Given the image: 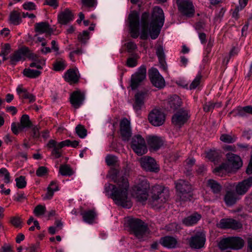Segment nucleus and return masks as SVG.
Segmentation results:
<instances>
[{
  "label": "nucleus",
  "instance_id": "nucleus-59",
  "mask_svg": "<svg viewBox=\"0 0 252 252\" xmlns=\"http://www.w3.org/2000/svg\"><path fill=\"white\" fill-rule=\"evenodd\" d=\"M126 65L129 67H134L137 65V59L135 57H129L127 59Z\"/></svg>",
  "mask_w": 252,
  "mask_h": 252
},
{
  "label": "nucleus",
  "instance_id": "nucleus-17",
  "mask_svg": "<svg viewBox=\"0 0 252 252\" xmlns=\"http://www.w3.org/2000/svg\"><path fill=\"white\" fill-rule=\"evenodd\" d=\"M140 162L142 168L146 171L157 172L159 170L155 160L153 158L143 157L141 158Z\"/></svg>",
  "mask_w": 252,
  "mask_h": 252
},
{
  "label": "nucleus",
  "instance_id": "nucleus-22",
  "mask_svg": "<svg viewBox=\"0 0 252 252\" xmlns=\"http://www.w3.org/2000/svg\"><path fill=\"white\" fill-rule=\"evenodd\" d=\"M74 19V14L69 8H65L59 13L58 21L62 25H66Z\"/></svg>",
  "mask_w": 252,
  "mask_h": 252
},
{
  "label": "nucleus",
  "instance_id": "nucleus-14",
  "mask_svg": "<svg viewBox=\"0 0 252 252\" xmlns=\"http://www.w3.org/2000/svg\"><path fill=\"white\" fill-rule=\"evenodd\" d=\"M148 119L152 125L158 126L163 124L165 116L160 110L154 109L150 113Z\"/></svg>",
  "mask_w": 252,
  "mask_h": 252
},
{
  "label": "nucleus",
  "instance_id": "nucleus-33",
  "mask_svg": "<svg viewBox=\"0 0 252 252\" xmlns=\"http://www.w3.org/2000/svg\"><path fill=\"white\" fill-rule=\"evenodd\" d=\"M35 31L39 33H46L50 34L52 30L49 24L47 22H40L36 23L34 25Z\"/></svg>",
  "mask_w": 252,
  "mask_h": 252
},
{
  "label": "nucleus",
  "instance_id": "nucleus-29",
  "mask_svg": "<svg viewBox=\"0 0 252 252\" xmlns=\"http://www.w3.org/2000/svg\"><path fill=\"white\" fill-rule=\"evenodd\" d=\"M16 91L20 97L23 99H28L30 102H33L35 101V96L28 92L26 88L21 86H19Z\"/></svg>",
  "mask_w": 252,
  "mask_h": 252
},
{
  "label": "nucleus",
  "instance_id": "nucleus-43",
  "mask_svg": "<svg viewBox=\"0 0 252 252\" xmlns=\"http://www.w3.org/2000/svg\"><path fill=\"white\" fill-rule=\"evenodd\" d=\"M75 131L78 136L81 138H84L87 136V130L84 126L81 125L76 126Z\"/></svg>",
  "mask_w": 252,
  "mask_h": 252
},
{
  "label": "nucleus",
  "instance_id": "nucleus-51",
  "mask_svg": "<svg viewBox=\"0 0 252 252\" xmlns=\"http://www.w3.org/2000/svg\"><path fill=\"white\" fill-rule=\"evenodd\" d=\"M48 173V169L45 166L39 167L36 171V175L39 177H42L46 175Z\"/></svg>",
  "mask_w": 252,
  "mask_h": 252
},
{
  "label": "nucleus",
  "instance_id": "nucleus-30",
  "mask_svg": "<svg viewBox=\"0 0 252 252\" xmlns=\"http://www.w3.org/2000/svg\"><path fill=\"white\" fill-rule=\"evenodd\" d=\"M201 218V215L200 214L194 213L184 219L182 222L186 226H190L196 224Z\"/></svg>",
  "mask_w": 252,
  "mask_h": 252
},
{
  "label": "nucleus",
  "instance_id": "nucleus-21",
  "mask_svg": "<svg viewBox=\"0 0 252 252\" xmlns=\"http://www.w3.org/2000/svg\"><path fill=\"white\" fill-rule=\"evenodd\" d=\"M218 225L221 228H231L234 230L239 229L242 227L241 222L232 219H222Z\"/></svg>",
  "mask_w": 252,
  "mask_h": 252
},
{
  "label": "nucleus",
  "instance_id": "nucleus-48",
  "mask_svg": "<svg viewBox=\"0 0 252 252\" xmlns=\"http://www.w3.org/2000/svg\"><path fill=\"white\" fill-rule=\"evenodd\" d=\"M89 38V32L87 31H84L78 35V39L80 42L85 43Z\"/></svg>",
  "mask_w": 252,
  "mask_h": 252
},
{
  "label": "nucleus",
  "instance_id": "nucleus-40",
  "mask_svg": "<svg viewBox=\"0 0 252 252\" xmlns=\"http://www.w3.org/2000/svg\"><path fill=\"white\" fill-rule=\"evenodd\" d=\"M23 73L25 76L30 78H36L41 74L40 71L30 68H25Z\"/></svg>",
  "mask_w": 252,
  "mask_h": 252
},
{
  "label": "nucleus",
  "instance_id": "nucleus-10",
  "mask_svg": "<svg viewBox=\"0 0 252 252\" xmlns=\"http://www.w3.org/2000/svg\"><path fill=\"white\" fill-rule=\"evenodd\" d=\"M150 95V91L147 89H144L138 91L134 95V102L133 104V109L138 111L141 110L144 105L145 100Z\"/></svg>",
  "mask_w": 252,
  "mask_h": 252
},
{
  "label": "nucleus",
  "instance_id": "nucleus-61",
  "mask_svg": "<svg viewBox=\"0 0 252 252\" xmlns=\"http://www.w3.org/2000/svg\"><path fill=\"white\" fill-rule=\"evenodd\" d=\"M215 107V104L212 102L209 101L206 102L203 106L204 110L205 112H209L212 111Z\"/></svg>",
  "mask_w": 252,
  "mask_h": 252
},
{
  "label": "nucleus",
  "instance_id": "nucleus-18",
  "mask_svg": "<svg viewBox=\"0 0 252 252\" xmlns=\"http://www.w3.org/2000/svg\"><path fill=\"white\" fill-rule=\"evenodd\" d=\"M120 133L124 141H127L131 136L130 123L126 118H123L120 122Z\"/></svg>",
  "mask_w": 252,
  "mask_h": 252
},
{
  "label": "nucleus",
  "instance_id": "nucleus-32",
  "mask_svg": "<svg viewBox=\"0 0 252 252\" xmlns=\"http://www.w3.org/2000/svg\"><path fill=\"white\" fill-rule=\"evenodd\" d=\"M160 243L164 247L172 249L176 247L178 241L173 237L165 236L160 239Z\"/></svg>",
  "mask_w": 252,
  "mask_h": 252
},
{
  "label": "nucleus",
  "instance_id": "nucleus-34",
  "mask_svg": "<svg viewBox=\"0 0 252 252\" xmlns=\"http://www.w3.org/2000/svg\"><path fill=\"white\" fill-rule=\"evenodd\" d=\"M59 190V189L57 182L55 181L51 182L47 188V191L43 196L44 200L51 199L54 195V192Z\"/></svg>",
  "mask_w": 252,
  "mask_h": 252
},
{
  "label": "nucleus",
  "instance_id": "nucleus-11",
  "mask_svg": "<svg viewBox=\"0 0 252 252\" xmlns=\"http://www.w3.org/2000/svg\"><path fill=\"white\" fill-rule=\"evenodd\" d=\"M146 68L144 65L141 66L134 74L132 75L130 80V87L135 90L146 78Z\"/></svg>",
  "mask_w": 252,
  "mask_h": 252
},
{
  "label": "nucleus",
  "instance_id": "nucleus-60",
  "mask_svg": "<svg viewBox=\"0 0 252 252\" xmlns=\"http://www.w3.org/2000/svg\"><path fill=\"white\" fill-rule=\"evenodd\" d=\"M126 46L128 52L131 53L137 49L136 44L132 41L128 42L126 44Z\"/></svg>",
  "mask_w": 252,
  "mask_h": 252
},
{
  "label": "nucleus",
  "instance_id": "nucleus-27",
  "mask_svg": "<svg viewBox=\"0 0 252 252\" xmlns=\"http://www.w3.org/2000/svg\"><path fill=\"white\" fill-rule=\"evenodd\" d=\"M77 72L78 70L76 69H69L64 74V80L70 84L77 83L79 79Z\"/></svg>",
  "mask_w": 252,
  "mask_h": 252
},
{
  "label": "nucleus",
  "instance_id": "nucleus-5",
  "mask_svg": "<svg viewBox=\"0 0 252 252\" xmlns=\"http://www.w3.org/2000/svg\"><path fill=\"white\" fill-rule=\"evenodd\" d=\"M150 189L149 183L146 179L140 180L133 188L135 197L140 202H144L148 197V191Z\"/></svg>",
  "mask_w": 252,
  "mask_h": 252
},
{
  "label": "nucleus",
  "instance_id": "nucleus-16",
  "mask_svg": "<svg viewBox=\"0 0 252 252\" xmlns=\"http://www.w3.org/2000/svg\"><path fill=\"white\" fill-rule=\"evenodd\" d=\"M205 241V234L203 232H199L189 238V243L191 248L199 249L204 246Z\"/></svg>",
  "mask_w": 252,
  "mask_h": 252
},
{
  "label": "nucleus",
  "instance_id": "nucleus-52",
  "mask_svg": "<svg viewBox=\"0 0 252 252\" xmlns=\"http://www.w3.org/2000/svg\"><path fill=\"white\" fill-rule=\"evenodd\" d=\"M117 160V158L111 155H108L105 158V161L109 166L116 164Z\"/></svg>",
  "mask_w": 252,
  "mask_h": 252
},
{
  "label": "nucleus",
  "instance_id": "nucleus-31",
  "mask_svg": "<svg viewBox=\"0 0 252 252\" xmlns=\"http://www.w3.org/2000/svg\"><path fill=\"white\" fill-rule=\"evenodd\" d=\"M83 220L88 223L92 224L97 217V214L94 209L85 211L81 213Z\"/></svg>",
  "mask_w": 252,
  "mask_h": 252
},
{
  "label": "nucleus",
  "instance_id": "nucleus-49",
  "mask_svg": "<svg viewBox=\"0 0 252 252\" xmlns=\"http://www.w3.org/2000/svg\"><path fill=\"white\" fill-rule=\"evenodd\" d=\"M15 181L16 186L19 189H23L26 186L27 183L24 176H21L19 178H16Z\"/></svg>",
  "mask_w": 252,
  "mask_h": 252
},
{
  "label": "nucleus",
  "instance_id": "nucleus-45",
  "mask_svg": "<svg viewBox=\"0 0 252 252\" xmlns=\"http://www.w3.org/2000/svg\"><path fill=\"white\" fill-rule=\"evenodd\" d=\"M220 140L225 143H232L236 140V137L235 136L224 134L220 136Z\"/></svg>",
  "mask_w": 252,
  "mask_h": 252
},
{
  "label": "nucleus",
  "instance_id": "nucleus-37",
  "mask_svg": "<svg viewBox=\"0 0 252 252\" xmlns=\"http://www.w3.org/2000/svg\"><path fill=\"white\" fill-rule=\"evenodd\" d=\"M67 66L66 61L63 58L57 59L53 63V69L56 71H62Z\"/></svg>",
  "mask_w": 252,
  "mask_h": 252
},
{
  "label": "nucleus",
  "instance_id": "nucleus-24",
  "mask_svg": "<svg viewBox=\"0 0 252 252\" xmlns=\"http://www.w3.org/2000/svg\"><path fill=\"white\" fill-rule=\"evenodd\" d=\"M29 51L28 48L27 47L21 48L15 51L9 57L11 63L14 65L16 64L17 62L24 59L25 57L28 55Z\"/></svg>",
  "mask_w": 252,
  "mask_h": 252
},
{
  "label": "nucleus",
  "instance_id": "nucleus-56",
  "mask_svg": "<svg viewBox=\"0 0 252 252\" xmlns=\"http://www.w3.org/2000/svg\"><path fill=\"white\" fill-rule=\"evenodd\" d=\"M51 50L55 52V55L58 56L61 54H62L63 52L60 51L59 50V47L58 44L57 43L56 41L54 40H53L51 43Z\"/></svg>",
  "mask_w": 252,
  "mask_h": 252
},
{
  "label": "nucleus",
  "instance_id": "nucleus-26",
  "mask_svg": "<svg viewBox=\"0 0 252 252\" xmlns=\"http://www.w3.org/2000/svg\"><path fill=\"white\" fill-rule=\"evenodd\" d=\"M147 140L149 147L155 151L158 150L163 145L164 142L161 137L156 135H149Z\"/></svg>",
  "mask_w": 252,
  "mask_h": 252
},
{
  "label": "nucleus",
  "instance_id": "nucleus-12",
  "mask_svg": "<svg viewBox=\"0 0 252 252\" xmlns=\"http://www.w3.org/2000/svg\"><path fill=\"white\" fill-rule=\"evenodd\" d=\"M180 12L188 17L192 16L195 12L194 7L190 0H177Z\"/></svg>",
  "mask_w": 252,
  "mask_h": 252
},
{
  "label": "nucleus",
  "instance_id": "nucleus-39",
  "mask_svg": "<svg viewBox=\"0 0 252 252\" xmlns=\"http://www.w3.org/2000/svg\"><path fill=\"white\" fill-rule=\"evenodd\" d=\"M156 54L158 57L160 64L163 66V68L165 69L166 68L165 66V54L164 49L162 46L159 45L157 47Z\"/></svg>",
  "mask_w": 252,
  "mask_h": 252
},
{
  "label": "nucleus",
  "instance_id": "nucleus-46",
  "mask_svg": "<svg viewBox=\"0 0 252 252\" xmlns=\"http://www.w3.org/2000/svg\"><path fill=\"white\" fill-rule=\"evenodd\" d=\"M83 6L89 8H95L97 5L96 0H81Z\"/></svg>",
  "mask_w": 252,
  "mask_h": 252
},
{
  "label": "nucleus",
  "instance_id": "nucleus-47",
  "mask_svg": "<svg viewBox=\"0 0 252 252\" xmlns=\"http://www.w3.org/2000/svg\"><path fill=\"white\" fill-rule=\"evenodd\" d=\"M238 115L240 116H244L245 113L252 114V106H247L240 107L238 109Z\"/></svg>",
  "mask_w": 252,
  "mask_h": 252
},
{
  "label": "nucleus",
  "instance_id": "nucleus-2",
  "mask_svg": "<svg viewBox=\"0 0 252 252\" xmlns=\"http://www.w3.org/2000/svg\"><path fill=\"white\" fill-rule=\"evenodd\" d=\"M149 14L144 12L142 14L141 19L142 29L140 37L142 40L148 38L149 34L152 39H156L159 34L161 28L164 22V16L162 9L158 6L153 9L152 20L149 26Z\"/></svg>",
  "mask_w": 252,
  "mask_h": 252
},
{
  "label": "nucleus",
  "instance_id": "nucleus-13",
  "mask_svg": "<svg viewBox=\"0 0 252 252\" xmlns=\"http://www.w3.org/2000/svg\"><path fill=\"white\" fill-rule=\"evenodd\" d=\"M32 122L30 120V117L28 115H23L20 119V123L16 124L13 123L11 126V129L12 132L15 134H18L19 132L23 131L25 129L29 128L31 126Z\"/></svg>",
  "mask_w": 252,
  "mask_h": 252
},
{
  "label": "nucleus",
  "instance_id": "nucleus-35",
  "mask_svg": "<svg viewBox=\"0 0 252 252\" xmlns=\"http://www.w3.org/2000/svg\"><path fill=\"white\" fill-rule=\"evenodd\" d=\"M238 199L237 194L233 191H227L224 198L225 204L229 206L235 204Z\"/></svg>",
  "mask_w": 252,
  "mask_h": 252
},
{
  "label": "nucleus",
  "instance_id": "nucleus-3",
  "mask_svg": "<svg viewBox=\"0 0 252 252\" xmlns=\"http://www.w3.org/2000/svg\"><path fill=\"white\" fill-rule=\"evenodd\" d=\"M126 222L130 233L140 241L144 240L149 233L147 225L139 219L129 217L126 220Z\"/></svg>",
  "mask_w": 252,
  "mask_h": 252
},
{
  "label": "nucleus",
  "instance_id": "nucleus-4",
  "mask_svg": "<svg viewBox=\"0 0 252 252\" xmlns=\"http://www.w3.org/2000/svg\"><path fill=\"white\" fill-rule=\"evenodd\" d=\"M169 197V190L162 186L156 185L152 188V199L154 203L160 204L166 202Z\"/></svg>",
  "mask_w": 252,
  "mask_h": 252
},
{
  "label": "nucleus",
  "instance_id": "nucleus-25",
  "mask_svg": "<svg viewBox=\"0 0 252 252\" xmlns=\"http://www.w3.org/2000/svg\"><path fill=\"white\" fill-rule=\"evenodd\" d=\"M62 142L57 143L55 140L51 139L47 144L48 148H52L51 154L56 158H59L62 156L61 149L65 146H61Z\"/></svg>",
  "mask_w": 252,
  "mask_h": 252
},
{
  "label": "nucleus",
  "instance_id": "nucleus-54",
  "mask_svg": "<svg viewBox=\"0 0 252 252\" xmlns=\"http://www.w3.org/2000/svg\"><path fill=\"white\" fill-rule=\"evenodd\" d=\"M46 211L45 206L41 205H38L34 209L33 213L36 216L43 215Z\"/></svg>",
  "mask_w": 252,
  "mask_h": 252
},
{
  "label": "nucleus",
  "instance_id": "nucleus-42",
  "mask_svg": "<svg viewBox=\"0 0 252 252\" xmlns=\"http://www.w3.org/2000/svg\"><path fill=\"white\" fill-rule=\"evenodd\" d=\"M60 173L63 176H71L73 174L72 170L67 164L62 165L60 166Z\"/></svg>",
  "mask_w": 252,
  "mask_h": 252
},
{
  "label": "nucleus",
  "instance_id": "nucleus-19",
  "mask_svg": "<svg viewBox=\"0 0 252 252\" xmlns=\"http://www.w3.org/2000/svg\"><path fill=\"white\" fill-rule=\"evenodd\" d=\"M85 94L80 91H76L70 95L69 100L71 105L75 108H79L84 102Z\"/></svg>",
  "mask_w": 252,
  "mask_h": 252
},
{
  "label": "nucleus",
  "instance_id": "nucleus-50",
  "mask_svg": "<svg viewBox=\"0 0 252 252\" xmlns=\"http://www.w3.org/2000/svg\"><path fill=\"white\" fill-rule=\"evenodd\" d=\"M0 176H4V182L6 184L10 182V174L8 170L5 168H2L0 169Z\"/></svg>",
  "mask_w": 252,
  "mask_h": 252
},
{
  "label": "nucleus",
  "instance_id": "nucleus-6",
  "mask_svg": "<svg viewBox=\"0 0 252 252\" xmlns=\"http://www.w3.org/2000/svg\"><path fill=\"white\" fill-rule=\"evenodd\" d=\"M244 240L239 237H228L223 239L219 243V247L221 250L231 249L239 250L243 248Z\"/></svg>",
  "mask_w": 252,
  "mask_h": 252
},
{
  "label": "nucleus",
  "instance_id": "nucleus-7",
  "mask_svg": "<svg viewBox=\"0 0 252 252\" xmlns=\"http://www.w3.org/2000/svg\"><path fill=\"white\" fill-rule=\"evenodd\" d=\"M176 188L178 191V195L183 201L189 200L191 197V188L189 183L184 180H179L176 183Z\"/></svg>",
  "mask_w": 252,
  "mask_h": 252
},
{
  "label": "nucleus",
  "instance_id": "nucleus-1",
  "mask_svg": "<svg viewBox=\"0 0 252 252\" xmlns=\"http://www.w3.org/2000/svg\"><path fill=\"white\" fill-rule=\"evenodd\" d=\"M111 178L116 183V185L106 184L105 192L116 204L130 208L132 203L127 197L129 184L127 179L120 176L119 171L117 170L112 171Z\"/></svg>",
  "mask_w": 252,
  "mask_h": 252
},
{
  "label": "nucleus",
  "instance_id": "nucleus-15",
  "mask_svg": "<svg viewBox=\"0 0 252 252\" xmlns=\"http://www.w3.org/2000/svg\"><path fill=\"white\" fill-rule=\"evenodd\" d=\"M149 76L152 84L156 87L161 89L165 86V81L156 68H152L149 71Z\"/></svg>",
  "mask_w": 252,
  "mask_h": 252
},
{
  "label": "nucleus",
  "instance_id": "nucleus-57",
  "mask_svg": "<svg viewBox=\"0 0 252 252\" xmlns=\"http://www.w3.org/2000/svg\"><path fill=\"white\" fill-rule=\"evenodd\" d=\"M180 229V226L176 222L171 223L166 226V229L172 232L179 231Z\"/></svg>",
  "mask_w": 252,
  "mask_h": 252
},
{
  "label": "nucleus",
  "instance_id": "nucleus-58",
  "mask_svg": "<svg viewBox=\"0 0 252 252\" xmlns=\"http://www.w3.org/2000/svg\"><path fill=\"white\" fill-rule=\"evenodd\" d=\"M11 223L16 227H21L22 222L21 219L18 217H13L10 219Z\"/></svg>",
  "mask_w": 252,
  "mask_h": 252
},
{
  "label": "nucleus",
  "instance_id": "nucleus-41",
  "mask_svg": "<svg viewBox=\"0 0 252 252\" xmlns=\"http://www.w3.org/2000/svg\"><path fill=\"white\" fill-rule=\"evenodd\" d=\"M9 21L14 25L20 24L22 21L20 13L15 11L12 12L9 15Z\"/></svg>",
  "mask_w": 252,
  "mask_h": 252
},
{
  "label": "nucleus",
  "instance_id": "nucleus-64",
  "mask_svg": "<svg viewBox=\"0 0 252 252\" xmlns=\"http://www.w3.org/2000/svg\"><path fill=\"white\" fill-rule=\"evenodd\" d=\"M2 54L3 55L7 56L10 52V46L9 44L7 43L4 45L1 48Z\"/></svg>",
  "mask_w": 252,
  "mask_h": 252
},
{
  "label": "nucleus",
  "instance_id": "nucleus-20",
  "mask_svg": "<svg viewBox=\"0 0 252 252\" xmlns=\"http://www.w3.org/2000/svg\"><path fill=\"white\" fill-rule=\"evenodd\" d=\"M252 186V176L239 182L235 187L236 192L238 195L245 194Z\"/></svg>",
  "mask_w": 252,
  "mask_h": 252
},
{
  "label": "nucleus",
  "instance_id": "nucleus-38",
  "mask_svg": "<svg viewBox=\"0 0 252 252\" xmlns=\"http://www.w3.org/2000/svg\"><path fill=\"white\" fill-rule=\"evenodd\" d=\"M207 186L211 189L215 194L219 193L222 188L220 184L213 179H209L207 181Z\"/></svg>",
  "mask_w": 252,
  "mask_h": 252
},
{
  "label": "nucleus",
  "instance_id": "nucleus-62",
  "mask_svg": "<svg viewBox=\"0 0 252 252\" xmlns=\"http://www.w3.org/2000/svg\"><path fill=\"white\" fill-rule=\"evenodd\" d=\"M39 248V243L31 244L28 247L26 248V250L29 252H36Z\"/></svg>",
  "mask_w": 252,
  "mask_h": 252
},
{
  "label": "nucleus",
  "instance_id": "nucleus-44",
  "mask_svg": "<svg viewBox=\"0 0 252 252\" xmlns=\"http://www.w3.org/2000/svg\"><path fill=\"white\" fill-rule=\"evenodd\" d=\"M202 76L200 73H198L195 78L189 85V89L193 90L196 89L200 84Z\"/></svg>",
  "mask_w": 252,
  "mask_h": 252
},
{
  "label": "nucleus",
  "instance_id": "nucleus-55",
  "mask_svg": "<svg viewBox=\"0 0 252 252\" xmlns=\"http://www.w3.org/2000/svg\"><path fill=\"white\" fill-rule=\"evenodd\" d=\"M79 144V142L76 140L71 141L69 139L62 141L61 146H71L73 148H76Z\"/></svg>",
  "mask_w": 252,
  "mask_h": 252
},
{
  "label": "nucleus",
  "instance_id": "nucleus-53",
  "mask_svg": "<svg viewBox=\"0 0 252 252\" xmlns=\"http://www.w3.org/2000/svg\"><path fill=\"white\" fill-rule=\"evenodd\" d=\"M45 65V60H37L35 62L32 63L30 64V66L32 67H35L37 69H42Z\"/></svg>",
  "mask_w": 252,
  "mask_h": 252
},
{
  "label": "nucleus",
  "instance_id": "nucleus-36",
  "mask_svg": "<svg viewBox=\"0 0 252 252\" xmlns=\"http://www.w3.org/2000/svg\"><path fill=\"white\" fill-rule=\"evenodd\" d=\"M182 104L181 98L176 94L171 96L168 101V104L173 110L177 109Z\"/></svg>",
  "mask_w": 252,
  "mask_h": 252
},
{
  "label": "nucleus",
  "instance_id": "nucleus-28",
  "mask_svg": "<svg viewBox=\"0 0 252 252\" xmlns=\"http://www.w3.org/2000/svg\"><path fill=\"white\" fill-rule=\"evenodd\" d=\"M226 158L229 163L233 168L238 169L242 166V161L239 156L228 153L226 154Z\"/></svg>",
  "mask_w": 252,
  "mask_h": 252
},
{
  "label": "nucleus",
  "instance_id": "nucleus-23",
  "mask_svg": "<svg viewBox=\"0 0 252 252\" xmlns=\"http://www.w3.org/2000/svg\"><path fill=\"white\" fill-rule=\"evenodd\" d=\"M188 118V112L181 110L173 116L172 121L174 125L181 126L186 122Z\"/></svg>",
  "mask_w": 252,
  "mask_h": 252
},
{
  "label": "nucleus",
  "instance_id": "nucleus-63",
  "mask_svg": "<svg viewBox=\"0 0 252 252\" xmlns=\"http://www.w3.org/2000/svg\"><path fill=\"white\" fill-rule=\"evenodd\" d=\"M23 6L25 10H34L36 8L35 4L32 2H26L23 4Z\"/></svg>",
  "mask_w": 252,
  "mask_h": 252
},
{
  "label": "nucleus",
  "instance_id": "nucleus-9",
  "mask_svg": "<svg viewBox=\"0 0 252 252\" xmlns=\"http://www.w3.org/2000/svg\"><path fill=\"white\" fill-rule=\"evenodd\" d=\"M128 26L129 27L131 36L136 38L139 35V15L136 11L130 13L128 17Z\"/></svg>",
  "mask_w": 252,
  "mask_h": 252
},
{
  "label": "nucleus",
  "instance_id": "nucleus-8",
  "mask_svg": "<svg viewBox=\"0 0 252 252\" xmlns=\"http://www.w3.org/2000/svg\"><path fill=\"white\" fill-rule=\"evenodd\" d=\"M131 148L138 155L142 156L147 152V148L144 138L140 135L133 136L131 141Z\"/></svg>",
  "mask_w": 252,
  "mask_h": 252
}]
</instances>
